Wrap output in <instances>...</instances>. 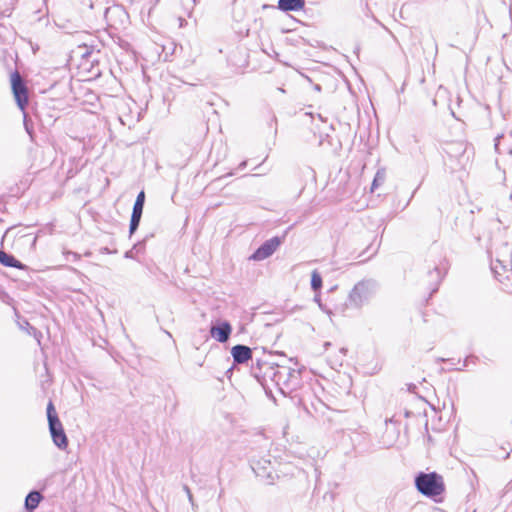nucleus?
Returning a JSON list of instances; mask_svg holds the SVG:
<instances>
[{"mask_svg":"<svg viewBox=\"0 0 512 512\" xmlns=\"http://www.w3.org/2000/svg\"><path fill=\"white\" fill-rule=\"evenodd\" d=\"M187 496H188V499H189V501H190L191 505L193 506V505H194V500H193V495H192V493H189V495H187Z\"/></svg>","mask_w":512,"mask_h":512,"instance_id":"2f4dec72","label":"nucleus"},{"mask_svg":"<svg viewBox=\"0 0 512 512\" xmlns=\"http://www.w3.org/2000/svg\"><path fill=\"white\" fill-rule=\"evenodd\" d=\"M288 230L282 236H274L264 241L249 257V260L262 261L272 256L285 241Z\"/></svg>","mask_w":512,"mask_h":512,"instance_id":"6e6552de","label":"nucleus"},{"mask_svg":"<svg viewBox=\"0 0 512 512\" xmlns=\"http://www.w3.org/2000/svg\"><path fill=\"white\" fill-rule=\"evenodd\" d=\"M314 90L320 92L322 90L321 85L320 84H315L314 85Z\"/></svg>","mask_w":512,"mask_h":512,"instance_id":"c756f323","label":"nucleus"},{"mask_svg":"<svg viewBox=\"0 0 512 512\" xmlns=\"http://www.w3.org/2000/svg\"><path fill=\"white\" fill-rule=\"evenodd\" d=\"M232 369H233V368L231 367V368H229V369L226 371V375H227V377H229V378L231 377Z\"/></svg>","mask_w":512,"mask_h":512,"instance_id":"72a5a7b5","label":"nucleus"},{"mask_svg":"<svg viewBox=\"0 0 512 512\" xmlns=\"http://www.w3.org/2000/svg\"><path fill=\"white\" fill-rule=\"evenodd\" d=\"M315 302H317L318 304L321 303V299L319 296H315L314 298Z\"/></svg>","mask_w":512,"mask_h":512,"instance_id":"e433bc0d","label":"nucleus"},{"mask_svg":"<svg viewBox=\"0 0 512 512\" xmlns=\"http://www.w3.org/2000/svg\"><path fill=\"white\" fill-rule=\"evenodd\" d=\"M276 372L277 378L275 388H277L284 396L291 394L301 386V369L279 365Z\"/></svg>","mask_w":512,"mask_h":512,"instance_id":"f03ea898","label":"nucleus"},{"mask_svg":"<svg viewBox=\"0 0 512 512\" xmlns=\"http://www.w3.org/2000/svg\"><path fill=\"white\" fill-rule=\"evenodd\" d=\"M142 215L139 214H131L130 224H129V235L132 236L138 229L140 225Z\"/></svg>","mask_w":512,"mask_h":512,"instance_id":"412c9836","label":"nucleus"},{"mask_svg":"<svg viewBox=\"0 0 512 512\" xmlns=\"http://www.w3.org/2000/svg\"><path fill=\"white\" fill-rule=\"evenodd\" d=\"M0 264L5 267L16 268L19 270H26L27 266L15 258L12 254H8L0 249Z\"/></svg>","mask_w":512,"mask_h":512,"instance_id":"4468645a","label":"nucleus"},{"mask_svg":"<svg viewBox=\"0 0 512 512\" xmlns=\"http://www.w3.org/2000/svg\"><path fill=\"white\" fill-rule=\"evenodd\" d=\"M322 276L321 274L317 271V270H314L312 273H311V289L314 291V292H317V291H320L321 288H322Z\"/></svg>","mask_w":512,"mask_h":512,"instance_id":"6ab92c4d","label":"nucleus"},{"mask_svg":"<svg viewBox=\"0 0 512 512\" xmlns=\"http://www.w3.org/2000/svg\"><path fill=\"white\" fill-rule=\"evenodd\" d=\"M330 346H331V343H330V342H325V343H324V347H325V349H327V348H328V347H330Z\"/></svg>","mask_w":512,"mask_h":512,"instance_id":"4c0bfd02","label":"nucleus"},{"mask_svg":"<svg viewBox=\"0 0 512 512\" xmlns=\"http://www.w3.org/2000/svg\"><path fill=\"white\" fill-rule=\"evenodd\" d=\"M340 352L343 353V354H346L347 349L346 348H341Z\"/></svg>","mask_w":512,"mask_h":512,"instance_id":"ea45409f","label":"nucleus"},{"mask_svg":"<svg viewBox=\"0 0 512 512\" xmlns=\"http://www.w3.org/2000/svg\"><path fill=\"white\" fill-rule=\"evenodd\" d=\"M210 335L219 343H226L232 333V325L227 320H217L211 324Z\"/></svg>","mask_w":512,"mask_h":512,"instance_id":"9b49d317","label":"nucleus"},{"mask_svg":"<svg viewBox=\"0 0 512 512\" xmlns=\"http://www.w3.org/2000/svg\"><path fill=\"white\" fill-rule=\"evenodd\" d=\"M230 352L234 364H246L249 360L253 361V350L249 346L237 344L231 348Z\"/></svg>","mask_w":512,"mask_h":512,"instance_id":"f8f14e48","label":"nucleus"},{"mask_svg":"<svg viewBox=\"0 0 512 512\" xmlns=\"http://www.w3.org/2000/svg\"><path fill=\"white\" fill-rule=\"evenodd\" d=\"M246 166H247V160H244V161H242V162L238 165L237 169H238V170H243V169H245V168H246Z\"/></svg>","mask_w":512,"mask_h":512,"instance_id":"a878e982","label":"nucleus"},{"mask_svg":"<svg viewBox=\"0 0 512 512\" xmlns=\"http://www.w3.org/2000/svg\"><path fill=\"white\" fill-rule=\"evenodd\" d=\"M3 220L0 218V223L2 222Z\"/></svg>","mask_w":512,"mask_h":512,"instance_id":"37998d69","label":"nucleus"},{"mask_svg":"<svg viewBox=\"0 0 512 512\" xmlns=\"http://www.w3.org/2000/svg\"><path fill=\"white\" fill-rule=\"evenodd\" d=\"M477 360H478V357H477V356L469 355V356H467V357L465 358V360H464V362H463V367H461V368H457V370L461 371V370H463V368H464V367H467V366H468V364H469L470 362H472V363H476V361H477Z\"/></svg>","mask_w":512,"mask_h":512,"instance_id":"5701e85b","label":"nucleus"},{"mask_svg":"<svg viewBox=\"0 0 512 512\" xmlns=\"http://www.w3.org/2000/svg\"><path fill=\"white\" fill-rule=\"evenodd\" d=\"M444 153L455 164V169H464L473 155V149L464 141H452L445 144Z\"/></svg>","mask_w":512,"mask_h":512,"instance_id":"423d86ee","label":"nucleus"},{"mask_svg":"<svg viewBox=\"0 0 512 512\" xmlns=\"http://www.w3.org/2000/svg\"><path fill=\"white\" fill-rule=\"evenodd\" d=\"M144 204H145V193L142 190L138 193V195L136 197V200L133 205L132 213L142 215L143 209H144Z\"/></svg>","mask_w":512,"mask_h":512,"instance_id":"a211bd4d","label":"nucleus"},{"mask_svg":"<svg viewBox=\"0 0 512 512\" xmlns=\"http://www.w3.org/2000/svg\"><path fill=\"white\" fill-rule=\"evenodd\" d=\"M414 483L417 491L423 496L439 502L445 491V483L443 477L433 472H418L414 477Z\"/></svg>","mask_w":512,"mask_h":512,"instance_id":"f257e3e1","label":"nucleus"},{"mask_svg":"<svg viewBox=\"0 0 512 512\" xmlns=\"http://www.w3.org/2000/svg\"><path fill=\"white\" fill-rule=\"evenodd\" d=\"M46 413L53 443L61 450L66 449L68 447V438L52 401L48 402Z\"/></svg>","mask_w":512,"mask_h":512,"instance_id":"39448f33","label":"nucleus"},{"mask_svg":"<svg viewBox=\"0 0 512 512\" xmlns=\"http://www.w3.org/2000/svg\"><path fill=\"white\" fill-rule=\"evenodd\" d=\"M503 138V134H499L495 137L494 139V148L496 150V152L499 151V143H500V140Z\"/></svg>","mask_w":512,"mask_h":512,"instance_id":"b1692460","label":"nucleus"},{"mask_svg":"<svg viewBox=\"0 0 512 512\" xmlns=\"http://www.w3.org/2000/svg\"><path fill=\"white\" fill-rule=\"evenodd\" d=\"M124 257L127 259H133L134 258V250L130 249L125 252Z\"/></svg>","mask_w":512,"mask_h":512,"instance_id":"393cba45","label":"nucleus"},{"mask_svg":"<svg viewBox=\"0 0 512 512\" xmlns=\"http://www.w3.org/2000/svg\"><path fill=\"white\" fill-rule=\"evenodd\" d=\"M11 89L17 106L21 111H25L28 105V88L20 74L15 71L11 74Z\"/></svg>","mask_w":512,"mask_h":512,"instance_id":"1a4fd4ad","label":"nucleus"},{"mask_svg":"<svg viewBox=\"0 0 512 512\" xmlns=\"http://www.w3.org/2000/svg\"><path fill=\"white\" fill-rule=\"evenodd\" d=\"M378 283L374 279H364L355 284L348 296L349 305L360 308L375 294Z\"/></svg>","mask_w":512,"mask_h":512,"instance_id":"20e7f679","label":"nucleus"},{"mask_svg":"<svg viewBox=\"0 0 512 512\" xmlns=\"http://www.w3.org/2000/svg\"><path fill=\"white\" fill-rule=\"evenodd\" d=\"M266 8H273V6L267 5V4L263 5V9H266Z\"/></svg>","mask_w":512,"mask_h":512,"instance_id":"58836bf2","label":"nucleus"},{"mask_svg":"<svg viewBox=\"0 0 512 512\" xmlns=\"http://www.w3.org/2000/svg\"><path fill=\"white\" fill-rule=\"evenodd\" d=\"M305 7V0H278L277 8L282 12H297Z\"/></svg>","mask_w":512,"mask_h":512,"instance_id":"ddd939ff","label":"nucleus"},{"mask_svg":"<svg viewBox=\"0 0 512 512\" xmlns=\"http://www.w3.org/2000/svg\"><path fill=\"white\" fill-rule=\"evenodd\" d=\"M264 364H269V362L261 361V360L257 359L255 363L254 362L252 363V366L250 369L251 376L253 378H255L258 383H259V380L263 379V377H264V376H262L263 371H264V368H263Z\"/></svg>","mask_w":512,"mask_h":512,"instance_id":"f3484780","label":"nucleus"},{"mask_svg":"<svg viewBox=\"0 0 512 512\" xmlns=\"http://www.w3.org/2000/svg\"><path fill=\"white\" fill-rule=\"evenodd\" d=\"M43 500V495L36 490L30 491L25 498L24 507L26 512H33Z\"/></svg>","mask_w":512,"mask_h":512,"instance_id":"2eb2a0df","label":"nucleus"},{"mask_svg":"<svg viewBox=\"0 0 512 512\" xmlns=\"http://www.w3.org/2000/svg\"><path fill=\"white\" fill-rule=\"evenodd\" d=\"M385 179H386L385 169H378L374 176L372 185H371V191H374L378 186L383 184Z\"/></svg>","mask_w":512,"mask_h":512,"instance_id":"aec40b11","label":"nucleus"},{"mask_svg":"<svg viewBox=\"0 0 512 512\" xmlns=\"http://www.w3.org/2000/svg\"><path fill=\"white\" fill-rule=\"evenodd\" d=\"M180 21V27H183L184 23H186L185 19L179 18Z\"/></svg>","mask_w":512,"mask_h":512,"instance_id":"f704fd0d","label":"nucleus"},{"mask_svg":"<svg viewBox=\"0 0 512 512\" xmlns=\"http://www.w3.org/2000/svg\"><path fill=\"white\" fill-rule=\"evenodd\" d=\"M438 362H445V361H449L452 365H454V359H445V358H438L437 359Z\"/></svg>","mask_w":512,"mask_h":512,"instance_id":"cd10ccee","label":"nucleus"},{"mask_svg":"<svg viewBox=\"0 0 512 512\" xmlns=\"http://www.w3.org/2000/svg\"><path fill=\"white\" fill-rule=\"evenodd\" d=\"M412 414H413V413H412L411 411H409V410H405L404 416H405L406 418H409Z\"/></svg>","mask_w":512,"mask_h":512,"instance_id":"473e14b6","label":"nucleus"},{"mask_svg":"<svg viewBox=\"0 0 512 512\" xmlns=\"http://www.w3.org/2000/svg\"><path fill=\"white\" fill-rule=\"evenodd\" d=\"M184 490L186 491L187 495H189V493H191V491H190L188 486H184Z\"/></svg>","mask_w":512,"mask_h":512,"instance_id":"c9c22d12","label":"nucleus"},{"mask_svg":"<svg viewBox=\"0 0 512 512\" xmlns=\"http://www.w3.org/2000/svg\"><path fill=\"white\" fill-rule=\"evenodd\" d=\"M250 467L255 475L264 480L268 485L273 484L275 478L278 477L272 462V456L269 453L258 458L252 457L250 459Z\"/></svg>","mask_w":512,"mask_h":512,"instance_id":"0eeeda50","label":"nucleus"},{"mask_svg":"<svg viewBox=\"0 0 512 512\" xmlns=\"http://www.w3.org/2000/svg\"><path fill=\"white\" fill-rule=\"evenodd\" d=\"M495 259L491 260V271L495 277L501 280V277L512 271V243L503 242L494 251Z\"/></svg>","mask_w":512,"mask_h":512,"instance_id":"7ed1b4c3","label":"nucleus"},{"mask_svg":"<svg viewBox=\"0 0 512 512\" xmlns=\"http://www.w3.org/2000/svg\"><path fill=\"white\" fill-rule=\"evenodd\" d=\"M279 364L271 363L264 364V371H263V379L259 380V384L263 387L266 395L268 397L272 396V386L275 387L276 384V378H277V372L276 369H278Z\"/></svg>","mask_w":512,"mask_h":512,"instance_id":"9d476101","label":"nucleus"},{"mask_svg":"<svg viewBox=\"0 0 512 512\" xmlns=\"http://www.w3.org/2000/svg\"><path fill=\"white\" fill-rule=\"evenodd\" d=\"M194 5H196L198 3L199 0H192Z\"/></svg>","mask_w":512,"mask_h":512,"instance_id":"79ce46f5","label":"nucleus"},{"mask_svg":"<svg viewBox=\"0 0 512 512\" xmlns=\"http://www.w3.org/2000/svg\"><path fill=\"white\" fill-rule=\"evenodd\" d=\"M278 91H280V92H282V93H284V92H285V90H284L283 88H278Z\"/></svg>","mask_w":512,"mask_h":512,"instance_id":"a19ab883","label":"nucleus"},{"mask_svg":"<svg viewBox=\"0 0 512 512\" xmlns=\"http://www.w3.org/2000/svg\"><path fill=\"white\" fill-rule=\"evenodd\" d=\"M319 307L322 311L326 312L327 314H331V310L327 309L322 303H319Z\"/></svg>","mask_w":512,"mask_h":512,"instance_id":"bb28decb","label":"nucleus"},{"mask_svg":"<svg viewBox=\"0 0 512 512\" xmlns=\"http://www.w3.org/2000/svg\"><path fill=\"white\" fill-rule=\"evenodd\" d=\"M64 256H65V259L66 261H72V262H76L78 260H80V254H78L77 252H73V251H69V250H66L63 252Z\"/></svg>","mask_w":512,"mask_h":512,"instance_id":"4be33fe9","label":"nucleus"},{"mask_svg":"<svg viewBox=\"0 0 512 512\" xmlns=\"http://www.w3.org/2000/svg\"><path fill=\"white\" fill-rule=\"evenodd\" d=\"M428 276L430 278V284L433 285V288L431 289V294H433L438 290L439 284L444 277V273L438 266H435L432 270H429Z\"/></svg>","mask_w":512,"mask_h":512,"instance_id":"dca6fc26","label":"nucleus"},{"mask_svg":"<svg viewBox=\"0 0 512 512\" xmlns=\"http://www.w3.org/2000/svg\"><path fill=\"white\" fill-rule=\"evenodd\" d=\"M141 247H142V244L139 242V243L134 244L132 249L134 251L138 252Z\"/></svg>","mask_w":512,"mask_h":512,"instance_id":"c85d7f7f","label":"nucleus"},{"mask_svg":"<svg viewBox=\"0 0 512 512\" xmlns=\"http://www.w3.org/2000/svg\"><path fill=\"white\" fill-rule=\"evenodd\" d=\"M232 175H234V173H233V172H230V173H228V174H226V175H224V176H222V177H219L216 181H220V180H222L223 178L228 177V176H232Z\"/></svg>","mask_w":512,"mask_h":512,"instance_id":"7c9ffc66","label":"nucleus"}]
</instances>
